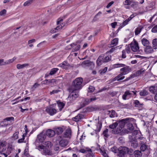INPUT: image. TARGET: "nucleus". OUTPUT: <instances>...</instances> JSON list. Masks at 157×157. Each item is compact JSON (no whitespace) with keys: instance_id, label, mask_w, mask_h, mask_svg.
Masks as SVG:
<instances>
[{"instance_id":"nucleus-13","label":"nucleus","mask_w":157,"mask_h":157,"mask_svg":"<svg viewBox=\"0 0 157 157\" xmlns=\"http://www.w3.org/2000/svg\"><path fill=\"white\" fill-rule=\"evenodd\" d=\"M123 68L120 69V71L124 75L131 71V69L129 66H126L123 67Z\"/></svg>"},{"instance_id":"nucleus-7","label":"nucleus","mask_w":157,"mask_h":157,"mask_svg":"<svg viewBox=\"0 0 157 157\" xmlns=\"http://www.w3.org/2000/svg\"><path fill=\"white\" fill-rule=\"evenodd\" d=\"M97 98H91L90 99H82L81 102V107H82L85 106L86 105L88 104L89 103L92 101H94L96 100Z\"/></svg>"},{"instance_id":"nucleus-23","label":"nucleus","mask_w":157,"mask_h":157,"mask_svg":"<svg viewBox=\"0 0 157 157\" xmlns=\"http://www.w3.org/2000/svg\"><path fill=\"white\" fill-rule=\"evenodd\" d=\"M108 114L109 115V117L111 118H113L117 116V114L113 110L111 111L108 110L107 111Z\"/></svg>"},{"instance_id":"nucleus-59","label":"nucleus","mask_w":157,"mask_h":157,"mask_svg":"<svg viewBox=\"0 0 157 157\" xmlns=\"http://www.w3.org/2000/svg\"><path fill=\"white\" fill-rule=\"evenodd\" d=\"M59 92V90H54L50 92V94L52 95L55 94H56Z\"/></svg>"},{"instance_id":"nucleus-51","label":"nucleus","mask_w":157,"mask_h":157,"mask_svg":"<svg viewBox=\"0 0 157 157\" xmlns=\"http://www.w3.org/2000/svg\"><path fill=\"white\" fill-rule=\"evenodd\" d=\"M148 94L146 90H143L140 93V96H144L147 95Z\"/></svg>"},{"instance_id":"nucleus-2","label":"nucleus","mask_w":157,"mask_h":157,"mask_svg":"<svg viewBox=\"0 0 157 157\" xmlns=\"http://www.w3.org/2000/svg\"><path fill=\"white\" fill-rule=\"evenodd\" d=\"M44 145V146L39 145L36 148L44 155H52V153L49 149L51 147V142L48 141L45 142Z\"/></svg>"},{"instance_id":"nucleus-21","label":"nucleus","mask_w":157,"mask_h":157,"mask_svg":"<svg viewBox=\"0 0 157 157\" xmlns=\"http://www.w3.org/2000/svg\"><path fill=\"white\" fill-rule=\"evenodd\" d=\"M103 63H104L103 60V55H101L97 60L96 63L98 66H100Z\"/></svg>"},{"instance_id":"nucleus-36","label":"nucleus","mask_w":157,"mask_h":157,"mask_svg":"<svg viewBox=\"0 0 157 157\" xmlns=\"http://www.w3.org/2000/svg\"><path fill=\"white\" fill-rule=\"evenodd\" d=\"M102 126V124L101 123L98 122L96 125V128L95 131L96 132H99L100 131Z\"/></svg>"},{"instance_id":"nucleus-61","label":"nucleus","mask_w":157,"mask_h":157,"mask_svg":"<svg viewBox=\"0 0 157 157\" xmlns=\"http://www.w3.org/2000/svg\"><path fill=\"white\" fill-rule=\"evenodd\" d=\"M6 11L5 9H3L0 12V15L2 16L6 13Z\"/></svg>"},{"instance_id":"nucleus-11","label":"nucleus","mask_w":157,"mask_h":157,"mask_svg":"<svg viewBox=\"0 0 157 157\" xmlns=\"http://www.w3.org/2000/svg\"><path fill=\"white\" fill-rule=\"evenodd\" d=\"M124 127L123 125L119 124L116 130H112V133L114 134H117L120 133L121 134L122 132Z\"/></svg>"},{"instance_id":"nucleus-26","label":"nucleus","mask_w":157,"mask_h":157,"mask_svg":"<svg viewBox=\"0 0 157 157\" xmlns=\"http://www.w3.org/2000/svg\"><path fill=\"white\" fill-rule=\"evenodd\" d=\"M141 42L142 44L145 47L149 45L150 43L149 41L145 38H143L142 39Z\"/></svg>"},{"instance_id":"nucleus-24","label":"nucleus","mask_w":157,"mask_h":157,"mask_svg":"<svg viewBox=\"0 0 157 157\" xmlns=\"http://www.w3.org/2000/svg\"><path fill=\"white\" fill-rule=\"evenodd\" d=\"M68 144V142L67 140L62 139L60 140L59 142V144L61 147H65Z\"/></svg>"},{"instance_id":"nucleus-3","label":"nucleus","mask_w":157,"mask_h":157,"mask_svg":"<svg viewBox=\"0 0 157 157\" xmlns=\"http://www.w3.org/2000/svg\"><path fill=\"white\" fill-rule=\"evenodd\" d=\"M123 4L126 6L125 7L126 9H129V7H128V6H130L134 9H137L138 7V2L135 0H125Z\"/></svg>"},{"instance_id":"nucleus-47","label":"nucleus","mask_w":157,"mask_h":157,"mask_svg":"<svg viewBox=\"0 0 157 157\" xmlns=\"http://www.w3.org/2000/svg\"><path fill=\"white\" fill-rule=\"evenodd\" d=\"M59 27H58L57 26L56 28L52 29L50 30V32L52 33H54L57 32L58 31L59 29Z\"/></svg>"},{"instance_id":"nucleus-25","label":"nucleus","mask_w":157,"mask_h":157,"mask_svg":"<svg viewBox=\"0 0 157 157\" xmlns=\"http://www.w3.org/2000/svg\"><path fill=\"white\" fill-rule=\"evenodd\" d=\"M6 145L2 143L0 144V153L4 152L6 149Z\"/></svg>"},{"instance_id":"nucleus-20","label":"nucleus","mask_w":157,"mask_h":157,"mask_svg":"<svg viewBox=\"0 0 157 157\" xmlns=\"http://www.w3.org/2000/svg\"><path fill=\"white\" fill-rule=\"evenodd\" d=\"M103 63H104L103 60V55H101L97 60L96 63L98 66H100Z\"/></svg>"},{"instance_id":"nucleus-9","label":"nucleus","mask_w":157,"mask_h":157,"mask_svg":"<svg viewBox=\"0 0 157 157\" xmlns=\"http://www.w3.org/2000/svg\"><path fill=\"white\" fill-rule=\"evenodd\" d=\"M58 66L61 67L63 69L65 70L68 69L70 67L69 64L67 61H63L62 63L59 64Z\"/></svg>"},{"instance_id":"nucleus-32","label":"nucleus","mask_w":157,"mask_h":157,"mask_svg":"<svg viewBox=\"0 0 157 157\" xmlns=\"http://www.w3.org/2000/svg\"><path fill=\"white\" fill-rule=\"evenodd\" d=\"M100 152L101 154L103 155L105 157H108V155L106 153V151L104 149V148H100Z\"/></svg>"},{"instance_id":"nucleus-46","label":"nucleus","mask_w":157,"mask_h":157,"mask_svg":"<svg viewBox=\"0 0 157 157\" xmlns=\"http://www.w3.org/2000/svg\"><path fill=\"white\" fill-rule=\"evenodd\" d=\"M127 128L130 130H132L134 129V127L132 124L131 123H128L127 125Z\"/></svg>"},{"instance_id":"nucleus-28","label":"nucleus","mask_w":157,"mask_h":157,"mask_svg":"<svg viewBox=\"0 0 157 157\" xmlns=\"http://www.w3.org/2000/svg\"><path fill=\"white\" fill-rule=\"evenodd\" d=\"M118 38H115L113 39L111 43V47H113L116 46L118 43Z\"/></svg>"},{"instance_id":"nucleus-15","label":"nucleus","mask_w":157,"mask_h":157,"mask_svg":"<svg viewBox=\"0 0 157 157\" xmlns=\"http://www.w3.org/2000/svg\"><path fill=\"white\" fill-rule=\"evenodd\" d=\"M145 52L147 54L152 53L154 51L153 48L149 45L146 47L144 49Z\"/></svg>"},{"instance_id":"nucleus-41","label":"nucleus","mask_w":157,"mask_h":157,"mask_svg":"<svg viewBox=\"0 0 157 157\" xmlns=\"http://www.w3.org/2000/svg\"><path fill=\"white\" fill-rule=\"evenodd\" d=\"M135 106L136 107H141L142 106V104H140L139 101L137 100H136L134 101Z\"/></svg>"},{"instance_id":"nucleus-54","label":"nucleus","mask_w":157,"mask_h":157,"mask_svg":"<svg viewBox=\"0 0 157 157\" xmlns=\"http://www.w3.org/2000/svg\"><path fill=\"white\" fill-rule=\"evenodd\" d=\"M121 107L125 109H129L130 107V106L129 105L127 104H121Z\"/></svg>"},{"instance_id":"nucleus-53","label":"nucleus","mask_w":157,"mask_h":157,"mask_svg":"<svg viewBox=\"0 0 157 157\" xmlns=\"http://www.w3.org/2000/svg\"><path fill=\"white\" fill-rule=\"evenodd\" d=\"M33 0H29L26 1L24 3V6H26L29 5L30 4L32 3Z\"/></svg>"},{"instance_id":"nucleus-63","label":"nucleus","mask_w":157,"mask_h":157,"mask_svg":"<svg viewBox=\"0 0 157 157\" xmlns=\"http://www.w3.org/2000/svg\"><path fill=\"white\" fill-rule=\"evenodd\" d=\"M125 52L126 50H124L122 51V57L123 58H124L126 57V56L125 55Z\"/></svg>"},{"instance_id":"nucleus-12","label":"nucleus","mask_w":157,"mask_h":157,"mask_svg":"<svg viewBox=\"0 0 157 157\" xmlns=\"http://www.w3.org/2000/svg\"><path fill=\"white\" fill-rule=\"evenodd\" d=\"M46 137V136L45 133L42 132L37 136V140H39L40 142H42Z\"/></svg>"},{"instance_id":"nucleus-57","label":"nucleus","mask_w":157,"mask_h":157,"mask_svg":"<svg viewBox=\"0 0 157 157\" xmlns=\"http://www.w3.org/2000/svg\"><path fill=\"white\" fill-rule=\"evenodd\" d=\"M25 139V136L24 134L22 135V137L20 139L18 140L17 142L18 143H22L24 142Z\"/></svg>"},{"instance_id":"nucleus-16","label":"nucleus","mask_w":157,"mask_h":157,"mask_svg":"<svg viewBox=\"0 0 157 157\" xmlns=\"http://www.w3.org/2000/svg\"><path fill=\"white\" fill-rule=\"evenodd\" d=\"M46 135L49 137H52L55 134V132L54 131L49 129L46 132Z\"/></svg>"},{"instance_id":"nucleus-58","label":"nucleus","mask_w":157,"mask_h":157,"mask_svg":"<svg viewBox=\"0 0 157 157\" xmlns=\"http://www.w3.org/2000/svg\"><path fill=\"white\" fill-rule=\"evenodd\" d=\"M151 32L153 33L157 32V25H155L151 29Z\"/></svg>"},{"instance_id":"nucleus-60","label":"nucleus","mask_w":157,"mask_h":157,"mask_svg":"<svg viewBox=\"0 0 157 157\" xmlns=\"http://www.w3.org/2000/svg\"><path fill=\"white\" fill-rule=\"evenodd\" d=\"M14 118L13 117H7L4 119V121L6 120L7 121H13Z\"/></svg>"},{"instance_id":"nucleus-19","label":"nucleus","mask_w":157,"mask_h":157,"mask_svg":"<svg viewBox=\"0 0 157 157\" xmlns=\"http://www.w3.org/2000/svg\"><path fill=\"white\" fill-rule=\"evenodd\" d=\"M83 117V115L80 114H78L75 117H73L72 118V120L76 122H77L82 119Z\"/></svg>"},{"instance_id":"nucleus-33","label":"nucleus","mask_w":157,"mask_h":157,"mask_svg":"<svg viewBox=\"0 0 157 157\" xmlns=\"http://www.w3.org/2000/svg\"><path fill=\"white\" fill-rule=\"evenodd\" d=\"M57 104L58 107L59 108V109L60 111H61L62 109L63 108L64 106V104L62 102L57 101Z\"/></svg>"},{"instance_id":"nucleus-17","label":"nucleus","mask_w":157,"mask_h":157,"mask_svg":"<svg viewBox=\"0 0 157 157\" xmlns=\"http://www.w3.org/2000/svg\"><path fill=\"white\" fill-rule=\"evenodd\" d=\"M124 75L121 72L116 77L113 79V81H120L123 79L125 78V76H123Z\"/></svg>"},{"instance_id":"nucleus-50","label":"nucleus","mask_w":157,"mask_h":157,"mask_svg":"<svg viewBox=\"0 0 157 157\" xmlns=\"http://www.w3.org/2000/svg\"><path fill=\"white\" fill-rule=\"evenodd\" d=\"M108 129H106L103 132V135L105 137H108L109 136V135L108 134Z\"/></svg>"},{"instance_id":"nucleus-52","label":"nucleus","mask_w":157,"mask_h":157,"mask_svg":"<svg viewBox=\"0 0 157 157\" xmlns=\"http://www.w3.org/2000/svg\"><path fill=\"white\" fill-rule=\"evenodd\" d=\"M147 148V146L146 145L143 144H142L140 147V149L142 151H145Z\"/></svg>"},{"instance_id":"nucleus-45","label":"nucleus","mask_w":157,"mask_h":157,"mask_svg":"<svg viewBox=\"0 0 157 157\" xmlns=\"http://www.w3.org/2000/svg\"><path fill=\"white\" fill-rule=\"evenodd\" d=\"M39 84H38L37 83H35L33 86V87L31 88L30 90L31 91H33L35 89L39 86Z\"/></svg>"},{"instance_id":"nucleus-49","label":"nucleus","mask_w":157,"mask_h":157,"mask_svg":"<svg viewBox=\"0 0 157 157\" xmlns=\"http://www.w3.org/2000/svg\"><path fill=\"white\" fill-rule=\"evenodd\" d=\"M111 151L114 153H117L118 150L116 147H113L111 148Z\"/></svg>"},{"instance_id":"nucleus-42","label":"nucleus","mask_w":157,"mask_h":157,"mask_svg":"<svg viewBox=\"0 0 157 157\" xmlns=\"http://www.w3.org/2000/svg\"><path fill=\"white\" fill-rule=\"evenodd\" d=\"M111 59V56H108L105 58H104L103 55V60L104 63L110 60Z\"/></svg>"},{"instance_id":"nucleus-37","label":"nucleus","mask_w":157,"mask_h":157,"mask_svg":"<svg viewBox=\"0 0 157 157\" xmlns=\"http://www.w3.org/2000/svg\"><path fill=\"white\" fill-rule=\"evenodd\" d=\"M58 70L59 69L58 68H53L51 69L49 74L50 75H52L56 73Z\"/></svg>"},{"instance_id":"nucleus-38","label":"nucleus","mask_w":157,"mask_h":157,"mask_svg":"<svg viewBox=\"0 0 157 157\" xmlns=\"http://www.w3.org/2000/svg\"><path fill=\"white\" fill-rule=\"evenodd\" d=\"M129 21V19H127L125 21H124L123 23L121 24L120 25V28H122L124 26H125L126 25H127L128 23V22Z\"/></svg>"},{"instance_id":"nucleus-14","label":"nucleus","mask_w":157,"mask_h":157,"mask_svg":"<svg viewBox=\"0 0 157 157\" xmlns=\"http://www.w3.org/2000/svg\"><path fill=\"white\" fill-rule=\"evenodd\" d=\"M71 136V131L70 129H67L63 133V137L70 139Z\"/></svg>"},{"instance_id":"nucleus-64","label":"nucleus","mask_w":157,"mask_h":157,"mask_svg":"<svg viewBox=\"0 0 157 157\" xmlns=\"http://www.w3.org/2000/svg\"><path fill=\"white\" fill-rule=\"evenodd\" d=\"M134 75H131L130 76H129V77L127 78L126 79H125V80H124V82H125V81H128L129 80H130L131 78H133L134 77L133 76Z\"/></svg>"},{"instance_id":"nucleus-40","label":"nucleus","mask_w":157,"mask_h":157,"mask_svg":"<svg viewBox=\"0 0 157 157\" xmlns=\"http://www.w3.org/2000/svg\"><path fill=\"white\" fill-rule=\"evenodd\" d=\"M143 28L140 27L136 28L135 30V34L136 35H138L140 33Z\"/></svg>"},{"instance_id":"nucleus-10","label":"nucleus","mask_w":157,"mask_h":157,"mask_svg":"<svg viewBox=\"0 0 157 157\" xmlns=\"http://www.w3.org/2000/svg\"><path fill=\"white\" fill-rule=\"evenodd\" d=\"M46 111L51 116H53L55 114L56 112V110L51 107H47L46 109Z\"/></svg>"},{"instance_id":"nucleus-1","label":"nucleus","mask_w":157,"mask_h":157,"mask_svg":"<svg viewBox=\"0 0 157 157\" xmlns=\"http://www.w3.org/2000/svg\"><path fill=\"white\" fill-rule=\"evenodd\" d=\"M83 79L81 78H76L72 82V85L68 89L70 94L67 99L68 103H71L78 96V90L82 87V82Z\"/></svg>"},{"instance_id":"nucleus-62","label":"nucleus","mask_w":157,"mask_h":157,"mask_svg":"<svg viewBox=\"0 0 157 157\" xmlns=\"http://www.w3.org/2000/svg\"><path fill=\"white\" fill-rule=\"evenodd\" d=\"M129 132L128 130H127L126 129H124V128H123V130L122 131V133L121 134V135H124L125 133H129Z\"/></svg>"},{"instance_id":"nucleus-55","label":"nucleus","mask_w":157,"mask_h":157,"mask_svg":"<svg viewBox=\"0 0 157 157\" xmlns=\"http://www.w3.org/2000/svg\"><path fill=\"white\" fill-rule=\"evenodd\" d=\"M131 47L130 46H129V45L126 46V48L124 50H126V52H127V53H129L131 52Z\"/></svg>"},{"instance_id":"nucleus-6","label":"nucleus","mask_w":157,"mask_h":157,"mask_svg":"<svg viewBox=\"0 0 157 157\" xmlns=\"http://www.w3.org/2000/svg\"><path fill=\"white\" fill-rule=\"evenodd\" d=\"M133 93L134 94L136 95L137 91H132L127 90L126 91L124 94L122 96V98L124 100H126L128 99L132 96V93Z\"/></svg>"},{"instance_id":"nucleus-8","label":"nucleus","mask_w":157,"mask_h":157,"mask_svg":"<svg viewBox=\"0 0 157 157\" xmlns=\"http://www.w3.org/2000/svg\"><path fill=\"white\" fill-rule=\"evenodd\" d=\"M68 49H70L72 48V51L75 52L78 51L80 48V46L77 43H72L68 46Z\"/></svg>"},{"instance_id":"nucleus-39","label":"nucleus","mask_w":157,"mask_h":157,"mask_svg":"<svg viewBox=\"0 0 157 157\" xmlns=\"http://www.w3.org/2000/svg\"><path fill=\"white\" fill-rule=\"evenodd\" d=\"M152 44L154 49H157V39H154L152 41Z\"/></svg>"},{"instance_id":"nucleus-35","label":"nucleus","mask_w":157,"mask_h":157,"mask_svg":"<svg viewBox=\"0 0 157 157\" xmlns=\"http://www.w3.org/2000/svg\"><path fill=\"white\" fill-rule=\"evenodd\" d=\"M63 128L61 127L58 128L55 130L56 134L59 135L61 134L63 132Z\"/></svg>"},{"instance_id":"nucleus-34","label":"nucleus","mask_w":157,"mask_h":157,"mask_svg":"<svg viewBox=\"0 0 157 157\" xmlns=\"http://www.w3.org/2000/svg\"><path fill=\"white\" fill-rule=\"evenodd\" d=\"M131 146L133 148H136L138 146V143L136 140L131 141Z\"/></svg>"},{"instance_id":"nucleus-22","label":"nucleus","mask_w":157,"mask_h":157,"mask_svg":"<svg viewBox=\"0 0 157 157\" xmlns=\"http://www.w3.org/2000/svg\"><path fill=\"white\" fill-rule=\"evenodd\" d=\"M145 70L142 69L136 71L135 73L133 74L134 76H140L142 75H143L144 73Z\"/></svg>"},{"instance_id":"nucleus-29","label":"nucleus","mask_w":157,"mask_h":157,"mask_svg":"<svg viewBox=\"0 0 157 157\" xmlns=\"http://www.w3.org/2000/svg\"><path fill=\"white\" fill-rule=\"evenodd\" d=\"M62 19L61 18H59L58 19V21L57 22V25H58L60 24V25H59L58 26V27H59V29H62V27H63L65 25L64 23H63L62 24H61V21H62Z\"/></svg>"},{"instance_id":"nucleus-48","label":"nucleus","mask_w":157,"mask_h":157,"mask_svg":"<svg viewBox=\"0 0 157 157\" xmlns=\"http://www.w3.org/2000/svg\"><path fill=\"white\" fill-rule=\"evenodd\" d=\"M94 87L92 86H90L88 91V95L89 93L93 92L94 91Z\"/></svg>"},{"instance_id":"nucleus-31","label":"nucleus","mask_w":157,"mask_h":157,"mask_svg":"<svg viewBox=\"0 0 157 157\" xmlns=\"http://www.w3.org/2000/svg\"><path fill=\"white\" fill-rule=\"evenodd\" d=\"M135 157H141L142 155V153L139 150H136L134 152Z\"/></svg>"},{"instance_id":"nucleus-27","label":"nucleus","mask_w":157,"mask_h":157,"mask_svg":"<svg viewBox=\"0 0 157 157\" xmlns=\"http://www.w3.org/2000/svg\"><path fill=\"white\" fill-rule=\"evenodd\" d=\"M29 66V64L27 63H24L22 64H18L17 65V68L18 69H23L25 67H28Z\"/></svg>"},{"instance_id":"nucleus-5","label":"nucleus","mask_w":157,"mask_h":157,"mask_svg":"<svg viewBox=\"0 0 157 157\" xmlns=\"http://www.w3.org/2000/svg\"><path fill=\"white\" fill-rule=\"evenodd\" d=\"M130 47L132 50L133 52H137V53L140 54H142L143 52L142 49H139L138 43L136 41L131 43Z\"/></svg>"},{"instance_id":"nucleus-4","label":"nucleus","mask_w":157,"mask_h":157,"mask_svg":"<svg viewBox=\"0 0 157 157\" xmlns=\"http://www.w3.org/2000/svg\"><path fill=\"white\" fill-rule=\"evenodd\" d=\"M118 152L120 156L122 157L126 153H128L129 154L131 155L132 153H133L132 150H129L128 149L124 147H121L118 148Z\"/></svg>"},{"instance_id":"nucleus-43","label":"nucleus","mask_w":157,"mask_h":157,"mask_svg":"<svg viewBox=\"0 0 157 157\" xmlns=\"http://www.w3.org/2000/svg\"><path fill=\"white\" fill-rule=\"evenodd\" d=\"M19 132H16L13 134L12 136L13 139L14 140H16L18 138Z\"/></svg>"},{"instance_id":"nucleus-30","label":"nucleus","mask_w":157,"mask_h":157,"mask_svg":"<svg viewBox=\"0 0 157 157\" xmlns=\"http://www.w3.org/2000/svg\"><path fill=\"white\" fill-rule=\"evenodd\" d=\"M125 66L124 64L122 63H117L113 64L112 65V67L113 68H115L121 67H124Z\"/></svg>"},{"instance_id":"nucleus-56","label":"nucleus","mask_w":157,"mask_h":157,"mask_svg":"<svg viewBox=\"0 0 157 157\" xmlns=\"http://www.w3.org/2000/svg\"><path fill=\"white\" fill-rule=\"evenodd\" d=\"M35 41V40L34 39H33L31 40H30L28 41V44H29V46L30 47H32L33 46V44H32V43L34 42Z\"/></svg>"},{"instance_id":"nucleus-44","label":"nucleus","mask_w":157,"mask_h":157,"mask_svg":"<svg viewBox=\"0 0 157 157\" xmlns=\"http://www.w3.org/2000/svg\"><path fill=\"white\" fill-rule=\"evenodd\" d=\"M118 124L117 122H115L113 123V124H110L109 126V128H110L114 129L118 125Z\"/></svg>"},{"instance_id":"nucleus-18","label":"nucleus","mask_w":157,"mask_h":157,"mask_svg":"<svg viewBox=\"0 0 157 157\" xmlns=\"http://www.w3.org/2000/svg\"><path fill=\"white\" fill-rule=\"evenodd\" d=\"M92 62L89 60H86L84 61L82 63L81 65L83 67H86L91 65L92 63Z\"/></svg>"}]
</instances>
